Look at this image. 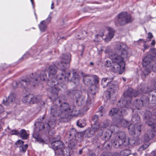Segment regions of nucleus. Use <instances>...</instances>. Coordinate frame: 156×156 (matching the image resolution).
<instances>
[{
    "instance_id": "nucleus-21",
    "label": "nucleus",
    "mask_w": 156,
    "mask_h": 156,
    "mask_svg": "<svg viewBox=\"0 0 156 156\" xmlns=\"http://www.w3.org/2000/svg\"><path fill=\"white\" fill-rule=\"evenodd\" d=\"M113 78L109 77L104 78L102 79L101 80V85L103 87H108L112 81Z\"/></svg>"
},
{
    "instance_id": "nucleus-64",
    "label": "nucleus",
    "mask_w": 156,
    "mask_h": 156,
    "mask_svg": "<svg viewBox=\"0 0 156 156\" xmlns=\"http://www.w3.org/2000/svg\"><path fill=\"white\" fill-rule=\"evenodd\" d=\"M34 14H35V16H36V13H34Z\"/></svg>"
},
{
    "instance_id": "nucleus-51",
    "label": "nucleus",
    "mask_w": 156,
    "mask_h": 156,
    "mask_svg": "<svg viewBox=\"0 0 156 156\" xmlns=\"http://www.w3.org/2000/svg\"><path fill=\"white\" fill-rule=\"evenodd\" d=\"M54 3L52 2L51 8L52 9H53L54 8Z\"/></svg>"
},
{
    "instance_id": "nucleus-1",
    "label": "nucleus",
    "mask_w": 156,
    "mask_h": 156,
    "mask_svg": "<svg viewBox=\"0 0 156 156\" xmlns=\"http://www.w3.org/2000/svg\"><path fill=\"white\" fill-rule=\"evenodd\" d=\"M72 110L69 107L67 103H64L59 107L56 105L51 107V114L53 117L50 118L48 122L45 124L41 122L44 119V117L41 118L38 121L35 123V128L34 129V133L33 136V137L39 143L44 144V140L40 137L36 133L44 129L48 131L49 135L52 136L55 133V131L52 129L55 126V121L56 120L55 117H60L61 119H65L71 115Z\"/></svg>"
},
{
    "instance_id": "nucleus-42",
    "label": "nucleus",
    "mask_w": 156,
    "mask_h": 156,
    "mask_svg": "<svg viewBox=\"0 0 156 156\" xmlns=\"http://www.w3.org/2000/svg\"><path fill=\"white\" fill-rule=\"evenodd\" d=\"M105 65L107 67H110L111 66V62L110 61L107 60L106 62Z\"/></svg>"
},
{
    "instance_id": "nucleus-37",
    "label": "nucleus",
    "mask_w": 156,
    "mask_h": 156,
    "mask_svg": "<svg viewBox=\"0 0 156 156\" xmlns=\"http://www.w3.org/2000/svg\"><path fill=\"white\" fill-rule=\"evenodd\" d=\"M153 35L152 34L151 32L148 33V36L147 37V41H151V39L153 37Z\"/></svg>"
},
{
    "instance_id": "nucleus-29",
    "label": "nucleus",
    "mask_w": 156,
    "mask_h": 156,
    "mask_svg": "<svg viewBox=\"0 0 156 156\" xmlns=\"http://www.w3.org/2000/svg\"><path fill=\"white\" fill-rule=\"evenodd\" d=\"M31 97L32 94H30L27 95L23 98V102L24 103H27L30 104V101L31 100V98L32 97Z\"/></svg>"
},
{
    "instance_id": "nucleus-62",
    "label": "nucleus",
    "mask_w": 156,
    "mask_h": 156,
    "mask_svg": "<svg viewBox=\"0 0 156 156\" xmlns=\"http://www.w3.org/2000/svg\"><path fill=\"white\" fill-rule=\"evenodd\" d=\"M101 110H102V109H100H100L99 110H100V111L101 112Z\"/></svg>"
},
{
    "instance_id": "nucleus-15",
    "label": "nucleus",
    "mask_w": 156,
    "mask_h": 156,
    "mask_svg": "<svg viewBox=\"0 0 156 156\" xmlns=\"http://www.w3.org/2000/svg\"><path fill=\"white\" fill-rule=\"evenodd\" d=\"M108 126L107 124H103L102 123L100 124L98 122L95 123L93 126L92 129L90 130V133L92 134H93L95 132L98 130L100 129L102 131L106 127Z\"/></svg>"
},
{
    "instance_id": "nucleus-23",
    "label": "nucleus",
    "mask_w": 156,
    "mask_h": 156,
    "mask_svg": "<svg viewBox=\"0 0 156 156\" xmlns=\"http://www.w3.org/2000/svg\"><path fill=\"white\" fill-rule=\"evenodd\" d=\"M122 116H120L119 119L116 120L117 123H121V125L124 127H128L130 125V123L126 120L122 119Z\"/></svg>"
},
{
    "instance_id": "nucleus-34",
    "label": "nucleus",
    "mask_w": 156,
    "mask_h": 156,
    "mask_svg": "<svg viewBox=\"0 0 156 156\" xmlns=\"http://www.w3.org/2000/svg\"><path fill=\"white\" fill-rule=\"evenodd\" d=\"M91 78L93 79V81L95 84H97L99 83L98 77L96 75H94L90 76Z\"/></svg>"
},
{
    "instance_id": "nucleus-41",
    "label": "nucleus",
    "mask_w": 156,
    "mask_h": 156,
    "mask_svg": "<svg viewBox=\"0 0 156 156\" xmlns=\"http://www.w3.org/2000/svg\"><path fill=\"white\" fill-rule=\"evenodd\" d=\"M149 145L147 144H145L141 146L139 148V149L140 151H143V149H142V147H144L145 149H146L147 147L149 146Z\"/></svg>"
},
{
    "instance_id": "nucleus-38",
    "label": "nucleus",
    "mask_w": 156,
    "mask_h": 156,
    "mask_svg": "<svg viewBox=\"0 0 156 156\" xmlns=\"http://www.w3.org/2000/svg\"><path fill=\"white\" fill-rule=\"evenodd\" d=\"M23 142L22 140H19L16 143V144L17 145V147H18V146H23Z\"/></svg>"
},
{
    "instance_id": "nucleus-39",
    "label": "nucleus",
    "mask_w": 156,
    "mask_h": 156,
    "mask_svg": "<svg viewBox=\"0 0 156 156\" xmlns=\"http://www.w3.org/2000/svg\"><path fill=\"white\" fill-rule=\"evenodd\" d=\"M10 134L11 135H17L19 134V132L16 130H11L10 133Z\"/></svg>"
},
{
    "instance_id": "nucleus-48",
    "label": "nucleus",
    "mask_w": 156,
    "mask_h": 156,
    "mask_svg": "<svg viewBox=\"0 0 156 156\" xmlns=\"http://www.w3.org/2000/svg\"><path fill=\"white\" fill-rule=\"evenodd\" d=\"M149 47V46L147 45H146L145 44H144V48L143 49V51L144 52V50L148 48Z\"/></svg>"
},
{
    "instance_id": "nucleus-32",
    "label": "nucleus",
    "mask_w": 156,
    "mask_h": 156,
    "mask_svg": "<svg viewBox=\"0 0 156 156\" xmlns=\"http://www.w3.org/2000/svg\"><path fill=\"white\" fill-rule=\"evenodd\" d=\"M91 78L90 76H85V78L83 79V82L86 85H89L91 83Z\"/></svg>"
},
{
    "instance_id": "nucleus-4",
    "label": "nucleus",
    "mask_w": 156,
    "mask_h": 156,
    "mask_svg": "<svg viewBox=\"0 0 156 156\" xmlns=\"http://www.w3.org/2000/svg\"><path fill=\"white\" fill-rule=\"evenodd\" d=\"M47 73H48V71L46 70L41 71L40 75L36 73H32L27 76L26 79L22 81V83H25L26 85L30 84L32 87L38 85L41 80H48L49 82V78L51 77L49 74L47 75Z\"/></svg>"
},
{
    "instance_id": "nucleus-43",
    "label": "nucleus",
    "mask_w": 156,
    "mask_h": 156,
    "mask_svg": "<svg viewBox=\"0 0 156 156\" xmlns=\"http://www.w3.org/2000/svg\"><path fill=\"white\" fill-rule=\"evenodd\" d=\"M51 17L50 15H49L48 17V18L46 19V20H45V22H46V23L48 24V23L50 22L51 20Z\"/></svg>"
},
{
    "instance_id": "nucleus-49",
    "label": "nucleus",
    "mask_w": 156,
    "mask_h": 156,
    "mask_svg": "<svg viewBox=\"0 0 156 156\" xmlns=\"http://www.w3.org/2000/svg\"><path fill=\"white\" fill-rule=\"evenodd\" d=\"M4 111V108L1 105H0V112H2Z\"/></svg>"
},
{
    "instance_id": "nucleus-40",
    "label": "nucleus",
    "mask_w": 156,
    "mask_h": 156,
    "mask_svg": "<svg viewBox=\"0 0 156 156\" xmlns=\"http://www.w3.org/2000/svg\"><path fill=\"white\" fill-rule=\"evenodd\" d=\"M111 49L110 47H108L107 48H106L105 50V52L106 53H110L109 55L111 54L112 52H111Z\"/></svg>"
},
{
    "instance_id": "nucleus-17",
    "label": "nucleus",
    "mask_w": 156,
    "mask_h": 156,
    "mask_svg": "<svg viewBox=\"0 0 156 156\" xmlns=\"http://www.w3.org/2000/svg\"><path fill=\"white\" fill-rule=\"evenodd\" d=\"M107 34H106L105 38L104 37V35L103 34L100 35V37L104 39L106 42L110 41L113 37L115 34L114 31L113 29L111 28L108 27L107 28Z\"/></svg>"
},
{
    "instance_id": "nucleus-26",
    "label": "nucleus",
    "mask_w": 156,
    "mask_h": 156,
    "mask_svg": "<svg viewBox=\"0 0 156 156\" xmlns=\"http://www.w3.org/2000/svg\"><path fill=\"white\" fill-rule=\"evenodd\" d=\"M134 105L138 110H139L143 106V101L140 99L136 100L134 102Z\"/></svg>"
},
{
    "instance_id": "nucleus-47",
    "label": "nucleus",
    "mask_w": 156,
    "mask_h": 156,
    "mask_svg": "<svg viewBox=\"0 0 156 156\" xmlns=\"http://www.w3.org/2000/svg\"><path fill=\"white\" fill-rule=\"evenodd\" d=\"M151 52L153 54L156 55V49L153 48L151 50Z\"/></svg>"
},
{
    "instance_id": "nucleus-14",
    "label": "nucleus",
    "mask_w": 156,
    "mask_h": 156,
    "mask_svg": "<svg viewBox=\"0 0 156 156\" xmlns=\"http://www.w3.org/2000/svg\"><path fill=\"white\" fill-rule=\"evenodd\" d=\"M60 138L59 137L55 141H53L50 145V147L55 151L60 149L61 151L64 150V146L63 143L59 140Z\"/></svg>"
},
{
    "instance_id": "nucleus-30",
    "label": "nucleus",
    "mask_w": 156,
    "mask_h": 156,
    "mask_svg": "<svg viewBox=\"0 0 156 156\" xmlns=\"http://www.w3.org/2000/svg\"><path fill=\"white\" fill-rule=\"evenodd\" d=\"M31 100L30 101V104H35L37 103L39 101V97L37 96H34L32 94Z\"/></svg>"
},
{
    "instance_id": "nucleus-57",
    "label": "nucleus",
    "mask_w": 156,
    "mask_h": 156,
    "mask_svg": "<svg viewBox=\"0 0 156 156\" xmlns=\"http://www.w3.org/2000/svg\"><path fill=\"white\" fill-rule=\"evenodd\" d=\"M31 1V2L33 5V8H34V5H33V1H34V0H30Z\"/></svg>"
},
{
    "instance_id": "nucleus-28",
    "label": "nucleus",
    "mask_w": 156,
    "mask_h": 156,
    "mask_svg": "<svg viewBox=\"0 0 156 156\" xmlns=\"http://www.w3.org/2000/svg\"><path fill=\"white\" fill-rule=\"evenodd\" d=\"M20 134L21 137L23 139H26L28 137V134L27 133L26 131L24 129H22L20 132Z\"/></svg>"
},
{
    "instance_id": "nucleus-46",
    "label": "nucleus",
    "mask_w": 156,
    "mask_h": 156,
    "mask_svg": "<svg viewBox=\"0 0 156 156\" xmlns=\"http://www.w3.org/2000/svg\"><path fill=\"white\" fill-rule=\"evenodd\" d=\"M29 56V53L27 52L25 54H24L23 56V57L24 58H27Z\"/></svg>"
},
{
    "instance_id": "nucleus-5",
    "label": "nucleus",
    "mask_w": 156,
    "mask_h": 156,
    "mask_svg": "<svg viewBox=\"0 0 156 156\" xmlns=\"http://www.w3.org/2000/svg\"><path fill=\"white\" fill-rule=\"evenodd\" d=\"M129 101L126 102L125 101H119L117 103V106L120 107L118 111L117 109L113 108L111 109L109 112V115L112 116L117 115V119L114 118L113 119L114 122V125L116 126H118V125L116 123V120L119 119L120 116L125 115L126 114V111L127 108L129 107L128 104Z\"/></svg>"
},
{
    "instance_id": "nucleus-27",
    "label": "nucleus",
    "mask_w": 156,
    "mask_h": 156,
    "mask_svg": "<svg viewBox=\"0 0 156 156\" xmlns=\"http://www.w3.org/2000/svg\"><path fill=\"white\" fill-rule=\"evenodd\" d=\"M119 137L120 139L119 141L122 143H123L126 142V134L124 132H120L119 134Z\"/></svg>"
},
{
    "instance_id": "nucleus-54",
    "label": "nucleus",
    "mask_w": 156,
    "mask_h": 156,
    "mask_svg": "<svg viewBox=\"0 0 156 156\" xmlns=\"http://www.w3.org/2000/svg\"><path fill=\"white\" fill-rule=\"evenodd\" d=\"M80 47L82 48V52L83 51V50L84 49V46L83 45H81L80 46Z\"/></svg>"
},
{
    "instance_id": "nucleus-3",
    "label": "nucleus",
    "mask_w": 156,
    "mask_h": 156,
    "mask_svg": "<svg viewBox=\"0 0 156 156\" xmlns=\"http://www.w3.org/2000/svg\"><path fill=\"white\" fill-rule=\"evenodd\" d=\"M48 69L49 72L48 74L50 75L51 78V84L50 86L51 89H50L49 90L56 96L60 89V87H62L61 83L62 82V81L69 80V76L70 75V73L68 71H66V73L65 70V73H64L61 70V73L58 74L56 78H55L54 77V75L57 72L56 66L54 65L50 66L49 67Z\"/></svg>"
},
{
    "instance_id": "nucleus-58",
    "label": "nucleus",
    "mask_w": 156,
    "mask_h": 156,
    "mask_svg": "<svg viewBox=\"0 0 156 156\" xmlns=\"http://www.w3.org/2000/svg\"><path fill=\"white\" fill-rule=\"evenodd\" d=\"M90 64L91 65H92L93 64V63L92 62H90Z\"/></svg>"
},
{
    "instance_id": "nucleus-8",
    "label": "nucleus",
    "mask_w": 156,
    "mask_h": 156,
    "mask_svg": "<svg viewBox=\"0 0 156 156\" xmlns=\"http://www.w3.org/2000/svg\"><path fill=\"white\" fill-rule=\"evenodd\" d=\"M131 21L130 16L128 15L126 12H122L119 14L117 20L115 21L116 24L121 25H124Z\"/></svg>"
},
{
    "instance_id": "nucleus-31",
    "label": "nucleus",
    "mask_w": 156,
    "mask_h": 156,
    "mask_svg": "<svg viewBox=\"0 0 156 156\" xmlns=\"http://www.w3.org/2000/svg\"><path fill=\"white\" fill-rule=\"evenodd\" d=\"M77 124L78 126L82 127L86 125V122L84 119H80L77 121Z\"/></svg>"
},
{
    "instance_id": "nucleus-60",
    "label": "nucleus",
    "mask_w": 156,
    "mask_h": 156,
    "mask_svg": "<svg viewBox=\"0 0 156 156\" xmlns=\"http://www.w3.org/2000/svg\"><path fill=\"white\" fill-rule=\"evenodd\" d=\"M142 149H143V151L145 149L144 148V147H142Z\"/></svg>"
},
{
    "instance_id": "nucleus-20",
    "label": "nucleus",
    "mask_w": 156,
    "mask_h": 156,
    "mask_svg": "<svg viewBox=\"0 0 156 156\" xmlns=\"http://www.w3.org/2000/svg\"><path fill=\"white\" fill-rule=\"evenodd\" d=\"M26 79V77L25 79L22 80L20 82H13L12 83V86L14 88H16L18 87H19L24 88H29L31 87L30 84L26 85L25 83L22 84V82L23 80H25Z\"/></svg>"
},
{
    "instance_id": "nucleus-18",
    "label": "nucleus",
    "mask_w": 156,
    "mask_h": 156,
    "mask_svg": "<svg viewBox=\"0 0 156 156\" xmlns=\"http://www.w3.org/2000/svg\"><path fill=\"white\" fill-rule=\"evenodd\" d=\"M139 91L137 92L135 90H133L132 88H129L124 93V95L126 99L127 97L129 98L132 96L136 97L140 93Z\"/></svg>"
},
{
    "instance_id": "nucleus-22",
    "label": "nucleus",
    "mask_w": 156,
    "mask_h": 156,
    "mask_svg": "<svg viewBox=\"0 0 156 156\" xmlns=\"http://www.w3.org/2000/svg\"><path fill=\"white\" fill-rule=\"evenodd\" d=\"M155 136V134L152 130H149L147 133L144 136V138L145 141L148 142Z\"/></svg>"
},
{
    "instance_id": "nucleus-45",
    "label": "nucleus",
    "mask_w": 156,
    "mask_h": 156,
    "mask_svg": "<svg viewBox=\"0 0 156 156\" xmlns=\"http://www.w3.org/2000/svg\"><path fill=\"white\" fill-rule=\"evenodd\" d=\"M98 36H99V35H96L95 36V37L94 40V41L95 43H98L99 41V40H98Z\"/></svg>"
},
{
    "instance_id": "nucleus-50",
    "label": "nucleus",
    "mask_w": 156,
    "mask_h": 156,
    "mask_svg": "<svg viewBox=\"0 0 156 156\" xmlns=\"http://www.w3.org/2000/svg\"><path fill=\"white\" fill-rule=\"evenodd\" d=\"M155 44V42L154 40H153L151 42V44L152 45H154Z\"/></svg>"
},
{
    "instance_id": "nucleus-10",
    "label": "nucleus",
    "mask_w": 156,
    "mask_h": 156,
    "mask_svg": "<svg viewBox=\"0 0 156 156\" xmlns=\"http://www.w3.org/2000/svg\"><path fill=\"white\" fill-rule=\"evenodd\" d=\"M69 96L74 95L76 98V103L79 106L81 105L84 103L83 98L81 97L82 93L80 90H70L67 92Z\"/></svg>"
},
{
    "instance_id": "nucleus-35",
    "label": "nucleus",
    "mask_w": 156,
    "mask_h": 156,
    "mask_svg": "<svg viewBox=\"0 0 156 156\" xmlns=\"http://www.w3.org/2000/svg\"><path fill=\"white\" fill-rule=\"evenodd\" d=\"M121 156H128L129 154V151L128 150H125L121 151Z\"/></svg>"
},
{
    "instance_id": "nucleus-7",
    "label": "nucleus",
    "mask_w": 156,
    "mask_h": 156,
    "mask_svg": "<svg viewBox=\"0 0 156 156\" xmlns=\"http://www.w3.org/2000/svg\"><path fill=\"white\" fill-rule=\"evenodd\" d=\"M71 57V55L69 53L64 54L62 56V61L56 64L58 68L62 71L64 73H65V70L69 66Z\"/></svg>"
},
{
    "instance_id": "nucleus-16",
    "label": "nucleus",
    "mask_w": 156,
    "mask_h": 156,
    "mask_svg": "<svg viewBox=\"0 0 156 156\" xmlns=\"http://www.w3.org/2000/svg\"><path fill=\"white\" fill-rule=\"evenodd\" d=\"M95 87L96 86L95 85H92L91 86L90 89L88 92V97L86 101L87 104V105L90 104L93 101L94 96L96 93V90H94L93 89H94Z\"/></svg>"
},
{
    "instance_id": "nucleus-53",
    "label": "nucleus",
    "mask_w": 156,
    "mask_h": 156,
    "mask_svg": "<svg viewBox=\"0 0 156 156\" xmlns=\"http://www.w3.org/2000/svg\"><path fill=\"white\" fill-rule=\"evenodd\" d=\"M110 136L111 135H106L105 136V138H108L110 137Z\"/></svg>"
},
{
    "instance_id": "nucleus-59",
    "label": "nucleus",
    "mask_w": 156,
    "mask_h": 156,
    "mask_svg": "<svg viewBox=\"0 0 156 156\" xmlns=\"http://www.w3.org/2000/svg\"><path fill=\"white\" fill-rule=\"evenodd\" d=\"M63 38L64 39V38L65 39H66V38H65V37H62V38H61V39H63Z\"/></svg>"
},
{
    "instance_id": "nucleus-56",
    "label": "nucleus",
    "mask_w": 156,
    "mask_h": 156,
    "mask_svg": "<svg viewBox=\"0 0 156 156\" xmlns=\"http://www.w3.org/2000/svg\"><path fill=\"white\" fill-rule=\"evenodd\" d=\"M82 150H80L79 151V154H82Z\"/></svg>"
},
{
    "instance_id": "nucleus-33",
    "label": "nucleus",
    "mask_w": 156,
    "mask_h": 156,
    "mask_svg": "<svg viewBox=\"0 0 156 156\" xmlns=\"http://www.w3.org/2000/svg\"><path fill=\"white\" fill-rule=\"evenodd\" d=\"M18 147H19L20 148V151L23 153L25 152L28 147L27 144H26L24 145L18 146Z\"/></svg>"
},
{
    "instance_id": "nucleus-2",
    "label": "nucleus",
    "mask_w": 156,
    "mask_h": 156,
    "mask_svg": "<svg viewBox=\"0 0 156 156\" xmlns=\"http://www.w3.org/2000/svg\"><path fill=\"white\" fill-rule=\"evenodd\" d=\"M127 47L125 44L119 43L116 45V48L109 55L113 65L111 67L112 70L114 72H118L120 74L123 72L125 68L124 59L129 57Z\"/></svg>"
},
{
    "instance_id": "nucleus-24",
    "label": "nucleus",
    "mask_w": 156,
    "mask_h": 156,
    "mask_svg": "<svg viewBox=\"0 0 156 156\" xmlns=\"http://www.w3.org/2000/svg\"><path fill=\"white\" fill-rule=\"evenodd\" d=\"M79 78L80 76H79V74L76 72H74V71L72 80L75 85H77L79 84Z\"/></svg>"
},
{
    "instance_id": "nucleus-12",
    "label": "nucleus",
    "mask_w": 156,
    "mask_h": 156,
    "mask_svg": "<svg viewBox=\"0 0 156 156\" xmlns=\"http://www.w3.org/2000/svg\"><path fill=\"white\" fill-rule=\"evenodd\" d=\"M119 89L118 85L112 83L109 84L108 87L107 91L105 92L106 97L108 99L113 97V94L115 93Z\"/></svg>"
},
{
    "instance_id": "nucleus-9",
    "label": "nucleus",
    "mask_w": 156,
    "mask_h": 156,
    "mask_svg": "<svg viewBox=\"0 0 156 156\" xmlns=\"http://www.w3.org/2000/svg\"><path fill=\"white\" fill-rule=\"evenodd\" d=\"M150 55L146 56L143 60V65L145 67L144 73L145 75H147L151 72V69L153 70V67L151 65L150 63L152 60Z\"/></svg>"
},
{
    "instance_id": "nucleus-11",
    "label": "nucleus",
    "mask_w": 156,
    "mask_h": 156,
    "mask_svg": "<svg viewBox=\"0 0 156 156\" xmlns=\"http://www.w3.org/2000/svg\"><path fill=\"white\" fill-rule=\"evenodd\" d=\"M154 118L152 117L151 113L149 111L146 112L145 114L144 120L148 125L152 127L153 131L156 132V124L154 122Z\"/></svg>"
},
{
    "instance_id": "nucleus-44",
    "label": "nucleus",
    "mask_w": 156,
    "mask_h": 156,
    "mask_svg": "<svg viewBox=\"0 0 156 156\" xmlns=\"http://www.w3.org/2000/svg\"><path fill=\"white\" fill-rule=\"evenodd\" d=\"M98 116L97 115H94L92 118V120L94 121L95 122L97 121L98 119Z\"/></svg>"
},
{
    "instance_id": "nucleus-63",
    "label": "nucleus",
    "mask_w": 156,
    "mask_h": 156,
    "mask_svg": "<svg viewBox=\"0 0 156 156\" xmlns=\"http://www.w3.org/2000/svg\"><path fill=\"white\" fill-rule=\"evenodd\" d=\"M155 154L156 155V151H155Z\"/></svg>"
},
{
    "instance_id": "nucleus-6",
    "label": "nucleus",
    "mask_w": 156,
    "mask_h": 156,
    "mask_svg": "<svg viewBox=\"0 0 156 156\" xmlns=\"http://www.w3.org/2000/svg\"><path fill=\"white\" fill-rule=\"evenodd\" d=\"M131 120L134 124H131L129 128V133L131 135L135 134L137 135H139L141 130L140 125H136L137 124L140 122V118L139 116L137 114L133 115Z\"/></svg>"
},
{
    "instance_id": "nucleus-52",
    "label": "nucleus",
    "mask_w": 156,
    "mask_h": 156,
    "mask_svg": "<svg viewBox=\"0 0 156 156\" xmlns=\"http://www.w3.org/2000/svg\"><path fill=\"white\" fill-rule=\"evenodd\" d=\"M89 109V107H85L83 108V110L84 111H87Z\"/></svg>"
},
{
    "instance_id": "nucleus-19",
    "label": "nucleus",
    "mask_w": 156,
    "mask_h": 156,
    "mask_svg": "<svg viewBox=\"0 0 156 156\" xmlns=\"http://www.w3.org/2000/svg\"><path fill=\"white\" fill-rule=\"evenodd\" d=\"M16 99V95L15 93H10L8 98H5L3 100V104L5 105H8L9 103L14 102Z\"/></svg>"
},
{
    "instance_id": "nucleus-61",
    "label": "nucleus",
    "mask_w": 156,
    "mask_h": 156,
    "mask_svg": "<svg viewBox=\"0 0 156 156\" xmlns=\"http://www.w3.org/2000/svg\"><path fill=\"white\" fill-rule=\"evenodd\" d=\"M60 121H61V122L62 121V120L61 119H60Z\"/></svg>"
},
{
    "instance_id": "nucleus-13",
    "label": "nucleus",
    "mask_w": 156,
    "mask_h": 156,
    "mask_svg": "<svg viewBox=\"0 0 156 156\" xmlns=\"http://www.w3.org/2000/svg\"><path fill=\"white\" fill-rule=\"evenodd\" d=\"M77 134L76 130L74 128L71 129L67 133V135L69 136V138L70 139V141L69 143L68 147L71 149L73 148L75 145L74 141L75 139H76V136Z\"/></svg>"
},
{
    "instance_id": "nucleus-36",
    "label": "nucleus",
    "mask_w": 156,
    "mask_h": 156,
    "mask_svg": "<svg viewBox=\"0 0 156 156\" xmlns=\"http://www.w3.org/2000/svg\"><path fill=\"white\" fill-rule=\"evenodd\" d=\"M123 143H122L120 141H119L118 142L117 140L115 141L113 144V145L116 148H118L120 146V145L121 144Z\"/></svg>"
},
{
    "instance_id": "nucleus-55",
    "label": "nucleus",
    "mask_w": 156,
    "mask_h": 156,
    "mask_svg": "<svg viewBox=\"0 0 156 156\" xmlns=\"http://www.w3.org/2000/svg\"><path fill=\"white\" fill-rule=\"evenodd\" d=\"M139 41H142L144 42H146V41H144L143 39H140L139 40L137 41V42H139Z\"/></svg>"
},
{
    "instance_id": "nucleus-25",
    "label": "nucleus",
    "mask_w": 156,
    "mask_h": 156,
    "mask_svg": "<svg viewBox=\"0 0 156 156\" xmlns=\"http://www.w3.org/2000/svg\"><path fill=\"white\" fill-rule=\"evenodd\" d=\"M47 24L45 21H41L39 25V27L41 31L43 32H44L47 29Z\"/></svg>"
}]
</instances>
